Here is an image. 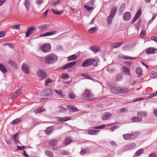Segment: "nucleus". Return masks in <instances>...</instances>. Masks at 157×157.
<instances>
[{
	"instance_id": "1",
	"label": "nucleus",
	"mask_w": 157,
	"mask_h": 157,
	"mask_svg": "<svg viewBox=\"0 0 157 157\" xmlns=\"http://www.w3.org/2000/svg\"><path fill=\"white\" fill-rule=\"evenodd\" d=\"M58 59V56L54 53H51L46 56L44 59L45 63L50 64L56 62Z\"/></svg>"
},
{
	"instance_id": "2",
	"label": "nucleus",
	"mask_w": 157,
	"mask_h": 157,
	"mask_svg": "<svg viewBox=\"0 0 157 157\" xmlns=\"http://www.w3.org/2000/svg\"><path fill=\"white\" fill-rule=\"evenodd\" d=\"M98 61L94 59L89 58L86 59L82 64V66L85 67L92 65L96 66L98 65Z\"/></svg>"
},
{
	"instance_id": "3",
	"label": "nucleus",
	"mask_w": 157,
	"mask_h": 157,
	"mask_svg": "<svg viewBox=\"0 0 157 157\" xmlns=\"http://www.w3.org/2000/svg\"><path fill=\"white\" fill-rule=\"evenodd\" d=\"M139 134L138 132H132L130 134H126L123 135L124 138L125 140L133 139L137 137Z\"/></svg>"
},
{
	"instance_id": "4",
	"label": "nucleus",
	"mask_w": 157,
	"mask_h": 157,
	"mask_svg": "<svg viewBox=\"0 0 157 157\" xmlns=\"http://www.w3.org/2000/svg\"><path fill=\"white\" fill-rule=\"evenodd\" d=\"M36 74L40 80L45 79L47 77V73L42 69L38 70L36 72Z\"/></svg>"
},
{
	"instance_id": "5",
	"label": "nucleus",
	"mask_w": 157,
	"mask_h": 157,
	"mask_svg": "<svg viewBox=\"0 0 157 157\" xmlns=\"http://www.w3.org/2000/svg\"><path fill=\"white\" fill-rule=\"evenodd\" d=\"M93 95L91 94L90 90L86 89L82 95V97L86 98L89 101H92L95 99V98H92Z\"/></svg>"
},
{
	"instance_id": "6",
	"label": "nucleus",
	"mask_w": 157,
	"mask_h": 157,
	"mask_svg": "<svg viewBox=\"0 0 157 157\" xmlns=\"http://www.w3.org/2000/svg\"><path fill=\"white\" fill-rule=\"evenodd\" d=\"M53 93V92L50 89H45L42 90L40 95L41 96L44 97L51 96H52Z\"/></svg>"
},
{
	"instance_id": "7",
	"label": "nucleus",
	"mask_w": 157,
	"mask_h": 157,
	"mask_svg": "<svg viewBox=\"0 0 157 157\" xmlns=\"http://www.w3.org/2000/svg\"><path fill=\"white\" fill-rule=\"evenodd\" d=\"M41 50L44 52H48L51 50V45L49 43H46L42 45L41 47Z\"/></svg>"
},
{
	"instance_id": "8",
	"label": "nucleus",
	"mask_w": 157,
	"mask_h": 157,
	"mask_svg": "<svg viewBox=\"0 0 157 157\" xmlns=\"http://www.w3.org/2000/svg\"><path fill=\"white\" fill-rule=\"evenodd\" d=\"M36 28L34 26L31 27L28 29L26 32L25 37H27L29 36L30 34L33 33L36 31Z\"/></svg>"
},
{
	"instance_id": "9",
	"label": "nucleus",
	"mask_w": 157,
	"mask_h": 157,
	"mask_svg": "<svg viewBox=\"0 0 157 157\" xmlns=\"http://www.w3.org/2000/svg\"><path fill=\"white\" fill-rule=\"evenodd\" d=\"M146 52L147 55L153 54L157 52V49L155 48L150 47L146 50Z\"/></svg>"
},
{
	"instance_id": "10",
	"label": "nucleus",
	"mask_w": 157,
	"mask_h": 157,
	"mask_svg": "<svg viewBox=\"0 0 157 157\" xmlns=\"http://www.w3.org/2000/svg\"><path fill=\"white\" fill-rule=\"evenodd\" d=\"M21 89H19L17 90L15 93H11V96L12 98L13 99L16 98L21 94Z\"/></svg>"
},
{
	"instance_id": "11",
	"label": "nucleus",
	"mask_w": 157,
	"mask_h": 157,
	"mask_svg": "<svg viewBox=\"0 0 157 157\" xmlns=\"http://www.w3.org/2000/svg\"><path fill=\"white\" fill-rule=\"evenodd\" d=\"M141 10L140 9H139L132 20L131 22V23L132 24H133L135 22L140 16L141 14Z\"/></svg>"
},
{
	"instance_id": "12",
	"label": "nucleus",
	"mask_w": 157,
	"mask_h": 157,
	"mask_svg": "<svg viewBox=\"0 0 157 157\" xmlns=\"http://www.w3.org/2000/svg\"><path fill=\"white\" fill-rule=\"evenodd\" d=\"M76 63V62L73 61L69 63H68L66 64H65L63 67H62L63 69H66L68 68H71L73 67L75 65Z\"/></svg>"
},
{
	"instance_id": "13",
	"label": "nucleus",
	"mask_w": 157,
	"mask_h": 157,
	"mask_svg": "<svg viewBox=\"0 0 157 157\" xmlns=\"http://www.w3.org/2000/svg\"><path fill=\"white\" fill-rule=\"evenodd\" d=\"M90 149L88 148H82L80 152V154L82 156H83L86 154L90 153Z\"/></svg>"
},
{
	"instance_id": "14",
	"label": "nucleus",
	"mask_w": 157,
	"mask_h": 157,
	"mask_svg": "<svg viewBox=\"0 0 157 157\" xmlns=\"http://www.w3.org/2000/svg\"><path fill=\"white\" fill-rule=\"evenodd\" d=\"M55 118L58 121L61 122L66 121L71 119V118L69 117H56Z\"/></svg>"
},
{
	"instance_id": "15",
	"label": "nucleus",
	"mask_w": 157,
	"mask_h": 157,
	"mask_svg": "<svg viewBox=\"0 0 157 157\" xmlns=\"http://www.w3.org/2000/svg\"><path fill=\"white\" fill-rule=\"evenodd\" d=\"M112 116L111 113L106 112L104 113L102 116V119L103 120H106L110 118Z\"/></svg>"
},
{
	"instance_id": "16",
	"label": "nucleus",
	"mask_w": 157,
	"mask_h": 157,
	"mask_svg": "<svg viewBox=\"0 0 157 157\" xmlns=\"http://www.w3.org/2000/svg\"><path fill=\"white\" fill-rule=\"evenodd\" d=\"M22 71L26 74H28L29 72V68L27 65L23 63L21 66Z\"/></svg>"
},
{
	"instance_id": "17",
	"label": "nucleus",
	"mask_w": 157,
	"mask_h": 157,
	"mask_svg": "<svg viewBox=\"0 0 157 157\" xmlns=\"http://www.w3.org/2000/svg\"><path fill=\"white\" fill-rule=\"evenodd\" d=\"M131 17V15L129 12L125 13L123 15V19L125 21L129 20Z\"/></svg>"
},
{
	"instance_id": "18",
	"label": "nucleus",
	"mask_w": 157,
	"mask_h": 157,
	"mask_svg": "<svg viewBox=\"0 0 157 157\" xmlns=\"http://www.w3.org/2000/svg\"><path fill=\"white\" fill-rule=\"evenodd\" d=\"M117 11V8L115 6H113L111 9L109 15L114 17Z\"/></svg>"
},
{
	"instance_id": "19",
	"label": "nucleus",
	"mask_w": 157,
	"mask_h": 157,
	"mask_svg": "<svg viewBox=\"0 0 157 157\" xmlns=\"http://www.w3.org/2000/svg\"><path fill=\"white\" fill-rule=\"evenodd\" d=\"M131 120L133 122H137L141 121L143 120V119L142 117L138 116L132 117Z\"/></svg>"
},
{
	"instance_id": "20",
	"label": "nucleus",
	"mask_w": 157,
	"mask_h": 157,
	"mask_svg": "<svg viewBox=\"0 0 157 157\" xmlns=\"http://www.w3.org/2000/svg\"><path fill=\"white\" fill-rule=\"evenodd\" d=\"M27 11H29L31 6L30 2L29 0H25L23 2Z\"/></svg>"
},
{
	"instance_id": "21",
	"label": "nucleus",
	"mask_w": 157,
	"mask_h": 157,
	"mask_svg": "<svg viewBox=\"0 0 157 157\" xmlns=\"http://www.w3.org/2000/svg\"><path fill=\"white\" fill-rule=\"evenodd\" d=\"M67 108L71 112H77L78 111V109L72 105H67Z\"/></svg>"
},
{
	"instance_id": "22",
	"label": "nucleus",
	"mask_w": 157,
	"mask_h": 157,
	"mask_svg": "<svg viewBox=\"0 0 157 157\" xmlns=\"http://www.w3.org/2000/svg\"><path fill=\"white\" fill-rule=\"evenodd\" d=\"M50 27V25L48 24L41 25L39 27V31L42 32L49 28Z\"/></svg>"
},
{
	"instance_id": "23",
	"label": "nucleus",
	"mask_w": 157,
	"mask_h": 157,
	"mask_svg": "<svg viewBox=\"0 0 157 157\" xmlns=\"http://www.w3.org/2000/svg\"><path fill=\"white\" fill-rule=\"evenodd\" d=\"M100 132V130H90L88 131V133L90 135H96Z\"/></svg>"
},
{
	"instance_id": "24",
	"label": "nucleus",
	"mask_w": 157,
	"mask_h": 157,
	"mask_svg": "<svg viewBox=\"0 0 157 157\" xmlns=\"http://www.w3.org/2000/svg\"><path fill=\"white\" fill-rule=\"evenodd\" d=\"M53 130V127L52 126H51L47 128L45 130V132L47 135H50L52 133Z\"/></svg>"
},
{
	"instance_id": "25",
	"label": "nucleus",
	"mask_w": 157,
	"mask_h": 157,
	"mask_svg": "<svg viewBox=\"0 0 157 157\" xmlns=\"http://www.w3.org/2000/svg\"><path fill=\"white\" fill-rule=\"evenodd\" d=\"M137 115L139 117H145L147 115V113L144 111H138L137 112Z\"/></svg>"
},
{
	"instance_id": "26",
	"label": "nucleus",
	"mask_w": 157,
	"mask_h": 157,
	"mask_svg": "<svg viewBox=\"0 0 157 157\" xmlns=\"http://www.w3.org/2000/svg\"><path fill=\"white\" fill-rule=\"evenodd\" d=\"M58 144L57 140L53 139L50 141L49 142V144L51 147H53L56 145Z\"/></svg>"
},
{
	"instance_id": "27",
	"label": "nucleus",
	"mask_w": 157,
	"mask_h": 157,
	"mask_svg": "<svg viewBox=\"0 0 157 157\" xmlns=\"http://www.w3.org/2000/svg\"><path fill=\"white\" fill-rule=\"evenodd\" d=\"M110 91L113 94H119V88L117 87H113L111 88Z\"/></svg>"
},
{
	"instance_id": "28",
	"label": "nucleus",
	"mask_w": 157,
	"mask_h": 157,
	"mask_svg": "<svg viewBox=\"0 0 157 157\" xmlns=\"http://www.w3.org/2000/svg\"><path fill=\"white\" fill-rule=\"evenodd\" d=\"M123 43V42L121 41L115 42L113 44L112 46L113 48H117L121 46Z\"/></svg>"
},
{
	"instance_id": "29",
	"label": "nucleus",
	"mask_w": 157,
	"mask_h": 157,
	"mask_svg": "<svg viewBox=\"0 0 157 157\" xmlns=\"http://www.w3.org/2000/svg\"><path fill=\"white\" fill-rule=\"evenodd\" d=\"M78 56L76 54H74L69 56L67 57L68 61H70L76 60L77 59Z\"/></svg>"
},
{
	"instance_id": "30",
	"label": "nucleus",
	"mask_w": 157,
	"mask_h": 157,
	"mask_svg": "<svg viewBox=\"0 0 157 157\" xmlns=\"http://www.w3.org/2000/svg\"><path fill=\"white\" fill-rule=\"evenodd\" d=\"M53 82L52 79L51 78H48L45 81L44 85L46 86H48L49 85V84L52 83Z\"/></svg>"
},
{
	"instance_id": "31",
	"label": "nucleus",
	"mask_w": 157,
	"mask_h": 157,
	"mask_svg": "<svg viewBox=\"0 0 157 157\" xmlns=\"http://www.w3.org/2000/svg\"><path fill=\"white\" fill-rule=\"evenodd\" d=\"M72 141V139L70 137H67L65 140L64 144L66 145H67L71 143Z\"/></svg>"
},
{
	"instance_id": "32",
	"label": "nucleus",
	"mask_w": 157,
	"mask_h": 157,
	"mask_svg": "<svg viewBox=\"0 0 157 157\" xmlns=\"http://www.w3.org/2000/svg\"><path fill=\"white\" fill-rule=\"evenodd\" d=\"M114 16L109 15L107 18V23L108 24L111 25L113 22V18Z\"/></svg>"
},
{
	"instance_id": "33",
	"label": "nucleus",
	"mask_w": 157,
	"mask_h": 157,
	"mask_svg": "<svg viewBox=\"0 0 157 157\" xmlns=\"http://www.w3.org/2000/svg\"><path fill=\"white\" fill-rule=\"evenodd\" d=\"M90 48L94 53H96L100 51V49L94 46H91Z\"/></svg>"
},
{
	"instance_id": "34",
	"label": "nucleus",
	"mask_w": 157,
	"mask_h": 157,
	"mask_svg": "<svg viewBox=\"0 0 157 157\" xmlns=\"http://www.w3.org/2000/svg\"><path fill=\"white\" fill-rule=\"evenodd\" d=\"M54 91L55 93H56L58 95H60L62 97H63L65 96L63 92L61 90H55Z\"/></svg>"
},
{
	"instance_id": "35",
	"label": "nucleus",
	"mask_w": 157,
	"mask_h": 157,
	"mask_svg": "<svg viewBox=\"0 0 157 157\" xmlns=\"http://www.w3.org/2000/svg\"><path fill=\"white\" fill-rule=\"evenodd\" d=\"M45 109L43 107H40L34 110V112L36 113H38L44 111Z\"/></svg>"
},
{
	"instance_id": "36",
	"label": "nucleus",
	"mask_w": 157,
	"mask_h": 157,
	"mask_svg": "<svg viewBox=\"0 0 157 157\" xmlns=\"http://www.w3.org/2000/svg\"><path fill=\"white\" fill-rule=\"evenodd\" d=\"M0 71L4 73H5L7 72L6 68L1 63H0Z\"/></svg>"
},
{
	"instance_id": "37",
	"label": "nucleus",
	"mask_w": 157,
	"mask_h": 157,
	"mask_svg": "<svg viewBox=\"0 0 157 157\" xmlns=\"http://www.w3.org/2000/svg\"><path fill=\"white\" fill-rule=\"evenodd\" d=\"M144 149L143 148H141L137 150L135 153L136 156H139L142 154L144 152Z\"/></svg>"
},
{
	"instance_id": "38",
	"label": "nucleus",
	"mask_w": 157,
	"mask_h": 157,
	"mask_svg": "<svg viewBox=\"0 0 157 157\" xmlns=\"http://www.w3.org/2000/svg\"><path fill=\"white\" fill-rule=\"evenodd\" d=\"M123 79V75L122 74H119L117 75L116 77V80L118 81L121 80Z\"/></svg>"
},
{
	"instance_id": "39",
	"label": "nucleus",
	"mask_w": 157,
	"mask_h": 157,
	"mask_svg": "<svg viewBox=\"0 0 157 157\" xmlns=\"http://www.w3.org/2000/svg\"><path fill=\"white\" fill-rule=\"evenodd\" d=\"M123 72L127 74L130 75V71L128 68L127 67H123L122 68Z\"/></svg>"
},
{
	"instance_id": "40",
	"label": "nucleus",
	"mask_w": 157,
	"mask_h": 157,
	"mask_svg": "<svg viewBox=\"0 0 157 157\" xmlns=\"http://www.w3.org/2000/svg\"><path fill=\"white\" fill-rule=\"evenodd\" d=\"M8 63L11 66L13 67L16 68L17 64L14 61L12 60H10L8 62Z\"/></svg>"
},
{
	"instance_id": "41",
	"label": "nucleus",
	"mask_w": 157,
	"mask_h": 157,
	"mask_svg": "<svg viewBox=\"0 0 157 157\" xmlns=\"http://www.w3.org/2000/svg\"><path fill=\"white\" fill-rule=\"evenodd\" d=\"M21 121V119L20 118H17L11 122V124L12 125L16 124L19 123Z\"/></svg>"
},
{
	"instance_id": "42",
	"label": "nucleus",
	"mask_w": 157,
	"mask_h": 157,
	"mask_svg": "<svg viewBox=\"0 0 157 157\" xmlns=\"http://www.w3.org/2000/svg\"><path fill=\"white\" fill-rule=\"evenodd\" d=\"M68 97L71 99H74L76 97V96L73 92H71L69 93Z\"/></svg>"
},
{
	"instance_id": "43",
	"label": "nucleus",
	"mask_w": 157,
	"mask_h": 157,
	"mask_svg": "<svg viewBox=\"0 0 157 157\" xmlns=\"http://www.w3.org/2000/svg\"><path fill=\"white\" fill-rule=\"evenodd\" d=\"M136 71V74L139 75H141L142 74V69L140 67H138Z\"/></svg>"
},
{
	"instance_id": "44",
	"label": "nucleus",
	"mask_w": 157,
	"mask_h": 157,
	"mask_svg": "<svg viewBox=\"0 0 157 157\" xmlns=\"http://www.w3.org/2000/svg\"><path fill=\"white\" fill-rule=\"evenodd\" d=\"M45 154L50 157H53V154L52 152L49 150H47L45 152Z\"/></svg>"
},
{
	"instance_id": "45",
	"label": "nucleus",
	"mask_w": 157,
	"mask_h": 157,
	"mask_svg": "<svg viewBox=\"0 0 157 157\" xmlns=\"http://www.w3.org/2000/svg\"><path fill=\"white\" fill-rule=\"evenodd\" d=\"M146 34V32L144 30H142L140 34V38H143L145 36Z\"/></svg>"
},
{
	"instance_id": "46",
	"label": "nucleus",
	"mask_w": 157,
	"mask_h": 157,
	"mask_svg": "<svg viewBox=\"0 0 157 157\" xmlns=\"http://www.w3.org/2000/svg\"><path fill=\"white\" fill-rule=\"evenodd\" d=\"M97 30V28L96 27H92L88 31L89 32L91 33H94Z\"/></svg>"
},
{
	"instance_id": "47",
	"label": "nucleus",
	"mask_w": 157,
	"mask_h": 157,
	"mask_svg": "<svg viewBox=\"0 0 157 157\" xmlns=\"http://www.w3.org/2000/svg\"><path fill=\"white\" fill-rule=\"evenodd\" d=\"M129 90L127 88H123L122 89H119V93H125L129 91Z\"/></svg>"
},
{
	"instance_id": "48",
	"label": "nucleus",
	"mask_w": 157,
	"mask_h": 157,
	"mask_svg": "<svg viewBox=\"0 0 157 157\" xmlns=\"http://www.w3.org/2000/svg\"><path fill=\"white\" fill-rule=\"evenodd\" d=\"M52 11L53 13L57 14H60L61 13H62L63 12V10H61L60 11H58L57 10L53 9H52Z\"/></svg>"
},
{
	"instance_id": "49",
	"label": "nucleus",
	"mask_w": 157,
	"mask_h": 157,
	"mask_svg": "<svg viewBox=\"0 0 157 157\" xmlns=\"http://www.w3.org/2000/svg\"><path fill=\"white\" fill-rule=\"evenodd\" d=\"M67 110V109L65 107H61L59 108V111L60 113H65Z\"/></svg>"
},
{
	"instance_id": "50",
	"label": "nucleus",
	"mask_w": 157,
	"mask_h": 157,
	"mask_svg": "<svg viewBox=\"0 0 157 157\" xmlns=\"http://www.w3.org/2000/svg\"><path fill=\"white\" fill-rule=\"evenodd\" d=\"M125 7V4L124 3L122 4L119 8V11L122 13L124 10Z\"/></svg>"
},
{
	"instance_id": "51",
	"label": "nucleus",
	"mask_w": 157,
	"mask_h": 157,
	"mask_svg": "<svg viewBox=\"0 0 157 157\" xmlns=\"http://www.w3.org/2000/svg\"><path fill=\"white\" fill-rule=\"evenodd\" d=\"M84 7L89 12H90V10H93L94 9V7H89L86 5H84Z\"/></svg>"
},
{
	"instance_id": "52",
	"label": "nucleus",
	"mask_w": 157,
	"mask_h": 157,
	"mask_svg": "<svg viewBox=\"0 0 157 157\" xmlns=\"http://www.w3.org/2000/svg\"><path fill=\"white\" fill-rule=\"evenodd\" d=\"M121 57L122 58L126 59H134L135 58H132L130 56H125L123 55Z\"/></svg>"
},
{
	"instance_id": "53",
	"label": "nucleus",
	"mask_w": 157,
	"mask_h": 157,
	"mask_svg": "<svg viewBox=\"0 0 157 157\" xmlns=\"http://www.w3.org/2000/svg\"><path fill=\"white\" fill-rule=\"evenodd\" d=\"M57 33L56 31H54L52 32H50L46 33V34L47 36H49L52 35H53Z\"/></svg>"
},
{
	"instance_id": "54",
	"label": "nucleus",
	"mask_w": 157,
	"mask_h": 157,
	"mask_svg": "<svg viewBox=\"0 0 157 157\" xmlns=\"http://www.w3.org/2000/svg\"><path fill=\"white\" fill-rule=\"evenodd\" d=\"M62 78L63 79H67L69 78V75L66 73H63L62 75Z\"/></svg>"
},
{
	"instance_id": "55",
	"label": "nucleus",
	"mask_w": 157,
	"mask_h": 157,
	"mask_svg": "<svg viewBox=\"0 0 157 157\" xmlns=\"http://www.w3.org/2000/svg\"><path fill=\"white\" fill-rule=\"evenodd\" d=\"M81 75L84 77L86 79H91L92 78L90 77V76L86 74H82Z\"/></svg>"
},
{
	"instance_id": "56",
	"label": "nucleus",
	"mask_w": 157,
	"mask_h": 157,
	"mask_svg": "<svg viewBox=\"0 0 157 157\" xmlns=\"http://www.w3.org/2000/svg\"><path fill=\"white\" fill-rule=\"evenodd\" d=\"M61 2L60 0H58L56 1L55 2H53L51 5H53L55 6H57V5H59Z\"/></svg>"
},
{
	"instance_id": "57",
	"label": "nucleus",
	"mask_w": 157,
	"mask_h": 157,
	"mask_svg": "<svg viewBox=\"0 0 157 157\" xmlns=\"http://www.w3.org/2000/svg\"><path fill=\"white\" fill-rule=\"evenodd\" d=\"M2 45L4 46H8L10 47V48H13L14 47L13 45L10 43H5L3 44Z\"/></svg>"
},
{
	"instance_id": "58",
	"label": "nucleus",
	"mask_w": 157,
	"mask_h": 157,
	"mask_svg": "<svg viewBox=\"0 0 157 157\" xmlns=\"http://www.w3.org/2000/svg\"><path fill=\"white\" fill-rule=\"evenodd\" d=\"M105 124H103L99 126L94 127L93 128L94 129H102L105 128Z\"/></svg>"
},
{
	"instance_id": "59",
	"label": "nucleus",
	"mask_w": 157,
	"mask_h": 157,
	"mask_svg": "<svg viewBox=\"0 0 157 157\" xmlns=\"http://www.w3.org/2000/svg\"><path fill=\"white\" fill-rule=\"evenodd\" d=\"M157 75V73L155 71H152L150 74V77L152 78L154 77Z\"/></svg>"
},
{
	"instance_id": "60",
	"label": "nucleus",
	"mask_w": 157,
	"mask_h": 157,
	"mask_svg": "<svg viewBox=\"0 0 157 157\" xmlns=\"http://www.w3.org/2000/svg\"><path fill=\"white\" fill-rule=\"evenodd\" d=\"M119 128V126H114L111 127L110 128V130L111 132H113L117 128Z\"/></svg>"
},
{
	"instance_id": "61",
	"label": "nucleus",
	"mask_w": 157,
	"mask_h": 157,
	"mask_svg": "<svg viewBox=\"0 0 157 157\" xmlns=\"http://www.w3.org/2000/svg\"><path fill=\"white\" fill-rule=\"evenodd\" d=\"M20 25H13L11 27V28L13 29H16V30L19 29H20Z\"/></svg>"
},
{
	"instance_id": "62",
	"label": "nucleus",
	"mask_w": 157,
	"mask_h": 157,
	"mask_svg": "<svg viewBox=\"0 0 157 157\" xmlns=\"http://www.w3.org/2000/svg\"><path fill=\"white\" fill-rule=\"evenodd\" d=\"M25 148V146H20L17 145V150H22L24 149Z\"/></svg>"
},
{
	"instance_id": "63",
	"label": "nucleus",
	"mask_w": 157,
	"mask_h": 157,
	"mask_svg": "<svg viewBox=\"0 0 157 157\" xmlns=\"http://www.w3.org/2000/svg\"><path fill=\"white\" fill-rule=\"evenodd\" d=\"M5 35V32L3 31L0 32V38L4 37Z\"/></svg>"
},
{
	"instance_id": "64",
	"label": "nucleus",
	"mask_w": 157,
	"mask_h": 157,
	"mask_svg": "<svg viewBox=\"0 0 157 157\" xmlns=\"http://www.w3.org/2000/svg\"><path fill=\"white\" fill-rule=\"evenodd\" d=\"M148 157H157V155L155 153H151L149 155Z\"/></svg>"
}]
</instances>
